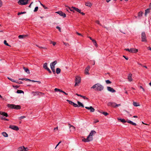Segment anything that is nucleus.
<instances>
[{"mask_svg":"<svg viewBox=\"0 0 151 151\" xmlns=\"http://www.w3.org/2000/svg\"><path fill=\"white\" fill-rule=\"evenodd\" d=\"M69 8L70 11L72 12H74L75 11L79 13H81V10L78 8H76L73 6H72L71 7H69Z\"/></svg>","mask_w":151,"mask_h":151,"instance_id":"obj_4","label":"nucleus"},{"mask_svg":"<svg viewBox=\"0 0 151 151\" xmlns=\"http://www.w3.org/2000/svg\"><path fill=\"white\" fill-rule=\"evenodd\" d=\"M57 63V61L56 60L54 61L52 63L50 64V66L51 68H55V66Z\"/></svg>","mask_w":151,"mask_h":151,"instance_id":"obj_14","label":"nucleus"},{"mask_svg":"<svg viewBox=\"0 0 151 151\" xmlns=\"http://www.w3.org/2000/svg\"><path fill=\"white\" fill-rule=\"evenodd\" d=\"M72 105H73V106L75 107H78V105H77V104H76L74 103H73Z\"/></svg>","mask_w":151,"mask_h":151,"instance_id":"obj_47","label":"nucleus"},{"mask_svg":"<svg viewBox=\"0 0 151 151\" xmlns=\"http://www.w3.org/2000/svg\"><path fill=\"white\" fill-rule=\"evenodd\" d=\"M47 63H44L43 65V68L44 69H45L46 68L48 67L47 66Z\"/></svg>","mask_w":151,"mask_h":151,"instance_id":"obj_30","label":"nucleus"},{"mask_svg":"<svg viewBox=\"0 0 151 151\" xmlns=\"http://www.w3.org/2000/svg\"><path fill=\"white\" fill-rule=\"evenodd\" d=\"M38 7V6H36L35 7V9L34 10V12H36L37 11Z\"/></svg>","mask_w":151,"mask_h":151,"instance_id":"obj_44","label":"nucleus"},{"mask_svg":"<svg viewBox=\"0 0 151 151\" xmlns=\"http://www.w3.org/2000/svg\"><path fill=\"white\" fill-rule=\"evenodd\" d=\"M98 111L99 112V113H103V114H104V113H107V112H101V111Z\"/></svg>","mask_w":151,"mask_h":151,"instance_id":"obj_56","label":"nucleus"},{"mask_svg":"<svg viewBox=\"0 0 151 151\" xmlns=\"http://www.w3.org/2000/svg\"><path fill=\"white\" fill-rule=\"evenodd\" d=\"M45 69H46V70H47V71H48L50 73H52L51 71L50 70V69L48 67L46 68Z\"/></svg>","mask_w":151,"mask_h":151,"instance_id":"obj_42","label":"nucleus"},{"mask_svg":"<svg viewBox=\"0 0 151 151\" xmlns=\"http://www.w3.org/2000/svg\"><path fill=\"white\" fill-rule=\"evenodd\" d=\"M124 50L126 51H128L129 52H130V49H129L128 48H126V49H125Z\"/></svg>","mask_w":151,"mask_h":151,"instance_id":"obj_54","label":"nucleus"},{"mask_svg":"<svg viewBox=\"0 0 151 151\" xmlns=\"http://www.w3.org/2000/svg\"><path fill=\"white\" fill-rule=\"evenodd\" d=\"M27 36V35H19L18 36V37L19 39H23L25 37Z\"/></svg>","mask_w":151,"mask_h":151,"instance_id":"obj_26","label":"nucleus"},{"mask_svg":"<svg viewBox=\"0 0 151 151\" xmlns=\"http://www.w3.org/2000/svg\"><path fill=\"white\" fill-rule=\"evenodd\" d=\"M132 74H129V75L128 76V81H132Z\"/></svg>","mask_w":151,"mask_h":151,"instance_id":"obj_19","label":"nucleus"},{"mask_svg":"<svg viewBox=\"0 0 151 151\" xmlns=\"http://www.w3.org/2000/svg\"><path fill=\"white\" fill-rule=\"evenodd\" d=\"M96 23H97V24H99V25L101 26V24H100V23L99 22V21H96Z\"/></svg>","mask_w":151,"mask_h":151,"instance_id":"obj_53","label":"nucleus"},{"mask_svg":"<svg viewBox=\"0 0 151 151\" xmlns=\"http://www.w3.org/2000/svg\"><path fill=\"white\" fill-rule=\"evenodd\" d=\"M45 69H46V70H47V71H48L50 73H52L51 71L50 70V69L48 67L46 68Z\"/></svg>","mask_w":151,"mask_h":151,"instance_id":"obj_41","label":"nucleus"},{"mask_svg":"<svg viewBox=\"0 0 151 151\" xmlns=\"http://www.w3.org/2000/svg\"><path fill=\"white\" fill-rule=\"evenodd\" d=\"M18 4L20 5H26L28 3L29 0H19Z\"/></svg>","mask_w":151,"mask_h":151,"instance_id":"obj_3","label":"nucleus"},{"mask_svg":"<svg viewBox=\"0 0 151 151\" xmlns=\"http://www.w3.org/2000/svg\"><path fill=\"white\" fill-rule=\"evenodd\" d=\"M89 110H90L91 112H93L94 111L95 109L92 106H91Z\"/></svg>","mask_w":151,"mask_h":151,"instance_id":"obj_31","label":"nucleus"},{"mask_svg":"<svg viewBox=\"0 0 151 151\" xmlns=\"http://www.w3.org/2000/svg\"><path fill=\"white\" fill-rule=\"evenodd\" d=\"M17 93H24V91L22 90H17Z\"/></svg>","mask_w":151,"mask_h":151,"instance_id":"obj_34","label":"nucleus"},{"mask_svg":"<svg viewBox=\"0 0 151 151\" xmlns=\"http://www.w3.org/2000/svg\"><path fill=\"white\" fill-rule=\"evenodd\" d=\"M63 43L64 44V45H65V46H66L67 45H69V44L68 43H66V42H63Z\"/></svg>","mask_w":151,"mask_h":151,"instance_id":"obj_64","label":"nucleus"},{"mask_svg":"<svg viewBox=\"0 0 151 151\" xmlns=\"http://www.w3.org/2000/svg\"><path fill=\"white\" fill-rule=\"evenodd\" d=\"M4 43L5 45L6 46H11L10 45H9L8 43H7V42L6 40H4Z\"/></svg>","mask_w":151,"mask_h":151,"instance_id":"obj_39","label":"nucleus"},{"mask_svg":"<svg viewBox=\"0 0 151 151\" xmlns=\"http://www.w3.org/2000/svg\"><path fill=\"white\" fill-rule=\"evenodd\" d=\"M82 140L83 141L85 142H88L92 141V138H90H90L88 136L86 139L84 138L82 139Z\"/></svg>","mask_w":151,"mask_h":151,"instance_id":"obj_12","label":"nucleus"},{"mask_svg":"<svg viewBox=\"0 0 151 151\" xmlns=\"http://www.w3.org/2000/svg\"><path fill=\"white\" fill-rule=\"evenodd\" d=\"M7 78L9 80H10V81H12L13 82L17 83V81H16L14 80V79H13L12 78H9L8 77Z\"/></svg>","mask_w":151,"mask_h":151,"instance_id":"obj_33","label":"nucleus"},{"mask_svg":"<svg viewBox=\"0 0 151 151\" xmlns=\"http://www.w3.org/2000/svg\"><path fill=\"white\" fill-rule=\"evenodd\" d=\"M51 69L52 70L53 73L54 74H55V68H51Z\"/></svg>","mask_w":151,"mask_h":151,"instance_id":"obj_48","label":"nucleus"},{"mask_svg":"<svg viewBox=\"0 0 151 151\" xmlns=\"http://www.w3.org/2000/svg\"><path fill=\"white\" fill-rule=\"evenodd\" d=\"M106 82L107 84H110L111 83V82L109 80H106Z\"/></svg>","mask_w":151,"mask_h":151,"instance_id":"obj_45","label":"nucleus"},{"mask_svg":"<svg viewBox=\"0 0 151 151\" xmlns=\"http://www.w3.org/2000/svg\"><path fill=\"white\" fill-rule=\"evenodd\" d=\"M58 130V127H57L55 128L54 129V130Z\"/></svg>","mask_w":151,"mask_h":151,"instance_id":"obj_63","label":"nucleus"},{"mask_svg":"<svg viewBox=\"0 0 151 151\" xmlns=\"http://www.w3.org/2000/svg\"><path fill=\"white\" fill-rule=\"evenodd\" d=\"M70 132H74L75 130V127L73 126L70 128Z\"/></svg>","mask_w":151,"mask_h":151,"instance_id":"obj_22","label":"nucleus"},{"mask_svg":"<svg viewBox=\"0 0 151 151\" xmlns=\"http://www.w3.org/2000/svg\"><path fill=\"white\" fill-rule=\"evenodd\" d=\"M28 149L27 147H25L24 146L19 147L18 149V151H28Z\"/></svg>","mask_w":151,"mask_h":151,"instance_id":"obj_7","label":"nucleus"},{"mask_svg":"<svg viewBox=\"0 0 151 151\" xmlns=\"http://www.w3.org/2000/svg\"><path fill=\"white\" fill-rule=\"evenodd\" d=\"M94 45L97 47H98V45H97L96 40H92V41Z\"/></svg>","mask_w":151,"mask_h":151,"instance_id":"obj_36","label":"nucleus"},{"mask_svg":"<svg viewBox=\"0 0 151 151\" xmlns=\"http://www.w3.org/2000/svg\"><path fill=\"white\" fill-rule=\"evenodd\" d=\"M26 13V12H18V13L17 14H18V15H19L21 14H25Z\"/></svg>","mask_w":151,"mask_h":151,"instance_id":"obj_43","label":"nucleus"},{"mask_svg":"<svg viewBox=\"0 0 151 151\" xmlns=\"http://www.w3.org/2000/svg\"><path fill=\"white\" fill-rule=\"evenodd\" d=\"M138 51L137 49L134 48H131L130 49V52L132 53H135L137 52Z\"/></svg>","mask_w":151,"mask_h":151,"instance_id":"obj_16","label":"nucleus"},{"mask_svg":"<svg viewBox=\"0 0 151 151\" xmlns=\"http://www.w3.org/2000/svg\"><path fill=\"white\" fill-rule=\"evenodd\" d=\"M76 95H77L78 96H80L81 97H83V96H82V95L78 94L77 93H76Z\"/></svg>","mask_w":151,"mask_h":151,"instance_id":"obj_60","label":"nucleus"},{"mask_svg":"<svg viewBox=\"0 0 151 151\" xmlns=\"http://www.w3.org/2000/svg\"><path fill=\"white\" fill-rule=\"evenodd\" d=\"M108 105L109 106H111L114 107H116L121 106L120 104H117L115 103L111 102H109L108 104Z\"/></svg>","mask_w":151,"mask_h":151,"instance_id":"obj_6","label":"nucleus"},{"mask_svg":"<svg viewBox=\"0 0 151 151\" xmlns=\"http://www.w3.org/2000/svg\"><path fill=\"white\" fill-rule=\"evenodd\" d=\"M2 134L4 137H6L8 136V134L5 132H2Z\"/></svg>","mask_w":151,"mask_h":151,"instance_id":"obj_35","label":"nucleus"},{"mask_svg":"<svg viewBox=\"0 0 151 151\" xmlns=\"http://www.w3.org/2000/svg\"><path fill=\"white\" fill-rule=\"evenodd\" d=\"M123 57H124L126 60H128V58L126 57L124 55H123Z\"/></svg>","mask_w":151,"mask_h":151,"instance_id":"obj_61","label":"nucleus"},{"mask_svg":"<svg viewBox=\"0 0 151 151\" xmlns=\"http://www.w3.org/2000/svg\"><path fill=\"white\" fill-rule=\"evenodd\" d=\"M140 88H141L142 89V90L143 91H145V90L142 87V86H140Z\"/></svg>","mask_w":151,"mask_h":151,"instance_id":"obj_58","label":"nucleus"},{"mask_svg":"<svg viewBox=\"0 0 151 151\" xmlns=\"http://www.w3.org/2000/svg\"><path fill=\"white\" fill-rule=\"evenodd\" d=\"M76 34H77L78 35H79V36H83V35H82L81 34H80V33H78V32H76Z\"/></svg>","mask_w":151,"mask_h":151,"instance_id":"obj_57","label":"nucleus"},{"mask_svg":"<svg viewBox=\"0 0 151 151\" xmlns=\"http://www.w3.org/2000/svg\"><path fill=\"white\" fill-rule=\"evenodd\" d=\"M23 69L24 70L25 72H26L27 73H29L30 72L29 70L28 69V68H25L24 67H23Z\"/></svg>","mask_w":151,"mask_h":151,"instance_id":"obj_25","label":"nucleus"},{"mask_svg":"<svg viewBox=\"0 0 151 151\" xmlns=\"http://www.w3.org/2000/svg\"><path fill=\"white\" fill-rule=\"evenodd\" d=\"M143 12H140L138 13V17H141L142 16Z\"/></svg>","mask_w":151,"mask_h":151,"instance_id":"obj_37","label":"nucleus"},{"mask_svg":"<svg viewBox=\"0 0 151 151\" xmlns=\"http://www.w3.org/2000/svg\"><path fill=\"white\" fill-rule=\"evenodd\" d=\"M85 4L86 6L89 7H91V6L92 5V4H91V3L89 2H86Z\"/></svg>","mask_w":151,"mask_h":151,"instance_id":"obj_21","label":"nucleus"},{"mask_svg":"<svg viewBox=\"0 0 151 151\" xmlns=\"http://www.w3.org/2000/svg\"><path fill=\"white\" fill-rule=\"evenodd\" d=\"M78 106H81L83 107H84V106L83 104L81 102H80L79 101H78Z\"/></svg>","mask_w":151,"mask_h":151,"instance_id":"obj_28","label":"nucleus"},{"mask_svg":"<svg viewBox=\"0 0 151 151\" xmlns=\"http://www.w3.org/2000/svg\"><path fill=\"white\" fill-rule=\"evenodd\" d=\"M150 9H147L145 10V16H147V13H149L150 12Z\"/></svg>","mask_w":151,"mask_h":151,"instance_id":"obj_23","label":"nucleus"},{"mask_svg":"<svg viewBox=\"0 0 151 151\" xmlns=\"http://www.w3.org/2000/svg\"><path fill=\"white\" fill-rule=\"evenodd\" d=\"M142 41L143 42H147L145 32H142L141 35Z\"/></svg>","mask_w":151,"mask_h":151,"instance_id":"obj_5","label":"nucleus"},{"mask_svg":"<svg viewBox=\"0 0 151 151\" xmlns=\"http://www.w3.org/2000/svg\"><path fill=\"white\" fill-rule=\"evenodd\" d=\"M81 82V78L78 76H77L76 77V78L75 80V86H77L78 84L80 83Z\"/></svg>","mask_w":151,"mask_h":151,"instance_id":"obj_9","label":"nucleus"},{"mask_svg":"<svg viewBox=\"0 0 151 151\" xmlns=\"http://www.w3.org/2000/svg\"><path fill=\"white\" fill-rule=\"evenodd\" d=\"M61 70L59 68H57L56 69V73L57 74L60 73V72Z\"/></svg>","mask_w":151,"mask_h":151,"instance_id":"obj_27","label":"nucleus"},{"mask_svg":"<svg viewBox=\"0 0 151 151\" xmlns=\"http://www.w3.org/2000/svg\"><path fill=\"white\" fill-rule=\"evenodd\" d=\"M67 101L68 102V103H69V104H70L71 105H73V102L72 101H70V100H67Z\"/></svg>","mask_w":151,"mask_h":151,"instance_id":"obj_40","label":"nucleus"},{"mask_svg":"<svg viewBox=\"0 0 151 151\" xmlns=\"http://www.w3.org/2000/svg\"><path fill=\"white\" fill-rule=\"evenodd\" d=\"M91 88L95 89V90L96 91H101L104 89V87L100 83H97L93 85Z\"/></svg>","mask_w":151,"mask_h":151,"instance_id":"obj_1","label":"nucleus"},{"mask_svg":"<svg viewBox=\"0 0 151 151\" xmlns=\"http://www.w3.org/2000/svg\"><path fill=\"white\" fill-rule=\"evenodd\" d=\"M32 93L33 94V95L34 96L36 95V94L39 95V93H41L40 92H39V91H36V92H35L34 91H32Z\"/></svg>","mask_w":151,"mask_h":151,"instance_id":"obj_24","label":"nucleus"},{"mask_svg":"<svg viewBox=\"0 0 151 151\" xmlns=\"http://www.w3.org/2000/svg\"><path fill=\"white\" fill-rule=\"evenodd\" d=\"M2 6V2L1 0H0V7L1 6Z\"/></svg>","mask_w":151,"mask_h":151,"instance_id":"obj_55","label":"nucleus"},{"mask_svg":"<svg viewBox=\"0 0 151 151\" xmlns=\"http://www.w3.org/2000/svg\"><path fill=\"white\" fill-rule=\"evenodd\" d=\"M7 106L8 107L11 109H21V107L19 105H15L14 104H8L7 105Z\"/></svg>","mask_w":151,"mask_h":151,"instance_id":"obj_2","label":"nucleus"},{"mask_svg":"<svg viewBox=\"0 0 151 151\" xmlns=\"http://www.w3.org/2000/svg\"><path fill=\"white\" fill-rule=\"evenodd\" d=\"M1 115L0 116V118L1 119L4 120L8 121L9 120L6 118L5 117L8 116V114H0Z\"/></svg>","mask_w":151,"mask_h":151,"instance_id":"obj_8","label":"nucleus"},{"mask_svg":"<svg viewBox=\"0 0 151 151\" xmlns=\"http://www.w3.org/2000/svg\"><path fill=\"white\" fill-rule=\"evenodd\" d=\"M13 87H14V88H18L19 86H18L16 85V86H13Z\"/></svg>","mask_w":151,"mask_h":151,"instance_id":"obj_62","label":"nucleus"},{"mask_svg":"<svg viewBox=\"0 0 151 151\" xmlns=\"http://www.w3.org/2000/svg\"><path fill=\"white\" fill-rule=\"evenodd\" d=\"M82 97L84 99H86L87 100L88 99V98L87 97H86L85 96H83V97Z\"/></svg>","mask_w":151,"mask_h":151,"instance_id":"obj_59","label":"nucleus"},{"mask_svg":"<svg viewBox=\"0 0 151 151\" xmlns=\"http://www.w3.org/2000/svg\"><path fill=\"white\" fill-rule=\"evenodd\" d=\"M30 81H32V82H37L38 83H39V84L41 83V82L40 81H34V80H31Z\"/></svg>","mask_w":151,"mask_h":151,"instance_id":"obj_46","label":"nucleus"},{"mask_svg":"<svg viewBox=\"0 0 151 151\" xmlns=\"http://www.w3.org/2000/svg\"><path fill=\"white\" fill-rule=\"evenodd\" d=\"M90 69V66H88L87 68H86L85 70V73L86 75L89 74V71Z\"/></svg>","mask_w":151,"mask_h":151,"instance_id":"obj_17","label":"nucleus"},{"mask_svg":"<svg viewBox=\"0 0 151 151\" xmlns=\"http://www.w3.org/2000/svg\"><path fill=\"white\" fill-rule=\"evenodd\" d=\"M56 28L58 29L59 32H61V29L60 27L58 26H57Z\"/></svg>","mask_w":151,"mask_h":151,"instance_id":"obj_50","label":"nucleus"},{"mask_svg":"<svg viewBox=\"0 0 151 151\" xmlns=\"http://www.w3.org/2000/svg\"><path fill=\"white\" fill-rule=\"evenodd\" d=\"M117 119L118 120L120 121V122L122 123H125L126 122H127V121H126L124 119H122L119 118H118Z\"/></svg>","mask_w":151,"mask_h":151,"instance_id":"obj_20","label":"nucleus"},{"mask_svg":"<svg viewBox=\"0 0 151 151\" xmlns=\"http://www.w3.org/2000/svg\"><path fill=\"white\" fill-rule=\"evenodd\" d=\"M96 133V132L94 130H92L91 132L89 134L88 136V137L90 138H90H92V140L93 139V137L92 136L93 134H95Z\"/></svg>","mask_w":151,"mask_h":151,"instance_id":"obj_11","label":"nucleus"},{"mask_svg":"<svg viewBox=\"0 0 151 151\" xmlns=\"http://www.w3.org/2000/svg\"><path fill=\"white\" fill-rule=\"evenodd\" d=\"M27 116H21V117H19L18 118L19 120H21V119H23L24 118L26 117Z\"/></svg>","mask_w":151,"mask_h":151,"instance_id":"obj_38","label":"nucleus"},{"mask_svg":"<svg viewBox=\"0 0 151 151\" xmlns=\"http://www.w3.org/2000/svg\"><path fill=\"white\" fill-rule=\"evenodd\" d=\"M56 13L59 14L60 16L63 17L64 18L66 17V14H65L61 11L56 12Z\"/></svg>","mask_w":151,"mask_h":151,"instance_id":"obj_13","label":"nucleus"},{"mask_svg":"<svg viewBox=\"0 0 151 151\" xmlns=\"http://www.w3.org/2000/svg\"><path fill=\"white\" fill-rule=\"evenodd\" d=\"M133 105L135 106H140L139 104L136 102H133Z\"/></svg>","mask_w":151,"mask_h":151,"instance_id":"obj_29","label":"nucleus"},{"mask_svg":"<svg viewBox=\"0 0 151 151\" xmlns=\"http://www.w3.org/2000/svg\"><path fill=\"white\" fill-rule=\"evenodd\" d=\"M23 79H24V80H25V81H31V80H30L29 79H27V78H23Z\"/></svg>","mask_w":151,"mask_h":151,"instance_id":"obj_52","label":"nucleus"},{"mask_svg":"<svg viewBox=\"0 0 151 151\" xmlns=\"http://www.w3.org/2000/svg\"><path fill=\"white\" fill-rule=\"evenodd\" d=\"M9 127V128L16 131H18L19 129V128L17 126L14 125H10Z\"/></svg>","mask_w":151,"mask_h":151,"instance_id":"obj_10","label":"nucleus"},{"mask_svg":"<svg viewBox=\"0 0 151 151\" xmlns=\"http://www.w3.org/2000/svg\"><path fill=\"white\" fill-rule=\"evenodd\" d=\"M54 90L55 91H59L60 92H63V90L57 88H55L54 89Z\"/></svg>","mask_w":151,"mask_h":151,"instance_id":"obj_32","label":"nucleus"},{"mask_svg":"<svg viewBox=\"0 0 151 151\" xmlns=\"http://www.w3.org/2000/svg\"><path fill=\"white\" fill-rule=\"evenodd\" d=\"M127 122L132 124V125H133V126H136L137 125V124H136V123L133 122L132 121L129 120H127Z\"/></svg>","mask_w":151,"mask_h":151,"instance_id":"obj_18","label":"nucleus"},{"mask_svg":"<svg viewBox=\"0 0 151 151\" xmlns=\"http://www.w3.org/2000/svg\"><path fill=\"white\" fill-rule=\"evenodd\" d=\"M99 122V120L97 119H95L94 121V123H95Z\"/></svg>","mask_w":151,"mask_h":151,"instance_id":"obj_51","label":"nucleus"},{"mask_svg":"<svg viewBox=\"0 0 151 151\" xmlns=\"http://www.w3.org/2000/svg\"><path fill=\"white\" fill-rule=\"evenodd\" d=\"M51 43H52L53 46H55L56 44V42H53L51 41Z\"/></svg>","mask_w":151,"mask_h":151,"instance_id":"obj_49","label":"nucleus"},{"mask_svg":"<svg viewBox=\"0 0 151 151\" xmlns=\"http://www.w3.org/2000/svg\"><path fill=\"white\" fill-rule=\"evenodd\" d=\"M107 90L112 93H114L116 92V91L113 89V88L111 87H110L108 86L107 87Z\"/></svg>","mask_w":151,"mask_h":151,"instance_id":"obj_15","label":"nucleus"}]
</instances>
